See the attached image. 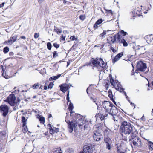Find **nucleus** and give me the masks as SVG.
Returning <instances> with one entry per match:
<instances>
[{
  "instance_id": "nucleus-17",
  "label": "nucleus",
  "mask_w": 153,
  "mask_h": 153,
  "mask_svg": "<svg viewBox=\"0 0 153 153\" xmlns=\"http://www.w3.org/2000/svg\"><path fill=\"white\" fill-rule=\"evenodd\" d=\"M27 113V111H25V113L23 114L24 115V116H22V123H23V127H24L26 125V122L27 121V119H26V118L27 117L26 116V114Z\"/></svg>"
},
{
  "instance_id": "nucleus-12",
  "label": "nucleus",
  "mask_w": 153,
  "mask_h": 153,
  "mask_svg": "<svg viewBox=\"0 0 153 153\" xmlns=\"http://www.w3.org/2000/svg\"><path fill=\"white\" fill-rule=\"evenodd\" d=\"M70 88V86L68 84L60 86V90L63 93H65Z\"/></svg>"
},
{
  "instance_id": "nucleus-31",
  "label": "nucleus",
  "mask_w": 153,
  "mask_h": 153,
  "mask_svg": "<svg viewBox=\"0 0 153 153\" xmlns=\"http://www.w3.org/2000/svg\"><path fill=\"white\" fill-rule=\"evenodd\" d=\"M48 49L49 50H51L52 48V45L51 43L49 42L47 44Z\"/></svg>"
},
{
  "instance_id": "nucleus-24",
  "label": "nucleus",
  "mask_w": 153,
  "mask_h": 153,
  "mask_svg": "<svg viewBox=\"0 0 153 153\" xmlns=\"http://www.w3.org/2000/svg\"><path fill=\"white\" fill-rule=\"evenodd\" d=\"M116 89L120 92L123 91L124 89L120 85H118L117 86L116 88Z\"/></svg>"
},
{
  "instance_id": "nucleus-29",
  "label": "nucleus",
  "mask_w": 153,
  "mask_h": 153,
  "mask_svg": "<svg viewBox=\"0 0 153 153\" xmlns=\"http://www.w3.org/2000/svg\"><path fill=\"white\" fill-rule=\"evenodd\" d=\"M9 50V48L8 47L6 46L3 49V52L4 53H8Z\"/></svg>"
},
{
  "instance_id": "nucleus-64",
  "label": "nucleus",
  "mask_w": 153,
  "mask_h": 153,
  "mask_svg": "<svg viewBox=\"0 0 153 153\" xmlns=\"http://www.w3.org/2000/svg\"><path fill=\"white\" fill-rule=\"evenodd\" d=\"M63 2L65 4L67 2V1L65 0H64L63 1Z\"/></svg>"
},
{
  "instance_id": "nucleus-39",
  "label": "nucleus",
  "mask_w": 153,
  "mask_h": 153,
  "mask_svg": "<svg viewBox=\"0 0 153 153\" xmlns=\"http://www.w3.org/2000/svg\"><path fill=\"white\" fill-rule=\"evenodd\" d=\"M108 96L111 99L113 102H114V98H113V95L112 94V93H111V94H110V93H109V94H108Z\"/></svg>"
},
{
  "instance_id": "nucleus-37",
  "label": "nucleus",
  "mask_w": 153,
  "mask_h": 153,
  "mask_svg": "<svg viewBox=\"0 0 153 153\" xmlns=\"http://www.w3.org/2000/svg\"><path fill=\"white\" fill-rule=\"evenodd\" d=\"M23 127V129L22 131L24 133H25L26 132H27V126L25 125L24 127Z\"/></svg>"
},
{
  "instance_id": "nucleus-49",
  "label": "nucleus",
  "mask_w": 153,
  "mask_h": 153,
  "mask_svg": "<svg viewBox=\"0 0 153 153\" xmlns=\"http://www.w3.org/2000/svg\"><path fill=\"white\" fill-rule=\"evenodd\" d=\"M110 50H111L113 52L115 53L116 52V51L115 50L113 47H111L110 48Z\"/></svg>"
},
{
  "instance_id": "nucleus-61",
  "label": "nucleus",
  "mask_w": 153,
  "mask_h": 153,
  "mask_svg": "<svg viewBox=\"0 0 153 153\" xmlns=\"http://www.w3.org/2000/svg\"><path fill=\"white\" fill-rule=\"evenodd\" d=\"M123 140L125 141H127V140L128 139H127V138L126 137V138H124L123 139Z\"/></svg>"
},
{
  "instance_id": "nucleus-8",
  "label": "nucleus",
  "mask_w": 153,
  "mask_h": 153,
  "mask_svg": "<svg viewBox=\"0 0 153 153\" xmlns=\"http://www.w3.org/2000/svg\"><path fill=\"white\" fill-rule=\"evenodd\" d=\"M0 110L3 116L5 117L8 112L9 108L6 105H2L0 106Z\"/></svg>"
},
{
  "instance_id": "nucleus-56",
  "label": "nucleus",
  "mask_w": 153,
  "mask_h": 153,
  "mask_svg": "<svg viewBox=\"0 0 153 153\" xmlns=\"http://www.w3.org/2000/svg\"><path fill=\"white\" fill-rule=\"evenodd\" d=\"M44 0H38V2L40 3H42Z\"/></svg>"
},
{
  "instance_id": "nucleus-50",
  "label": "nucleus",
  "mask_w": 153,
  "mask_h": 153,
  "mask_svg": "<svg viewBox=\"0 0 153 153\" xmlns=\"http://www.w3.org/2000/svg\"><path fill=\"white\" fill-rule=\"evenodd\" d=\"M19 89H18L17 90H14L13 92V93H14V94H18V93H19Z\"/></svg>"
},
{
  "instance_id": "nucleus-21",
  "label": "nucleus",
  "mask_w": 153,
  "mask_h": 153,
  "mask_svg": "<svg viewBox=\"0 0 153 153\" xmlns=\"http://www.w3.org/2000/svg\"><path fill=\"white\" fill-rule=\"evenodd\" d=\"M149 149L151 151L153 150V142L149 141L148 143Z\"/></svg>"
},
{
  "instance_id": "nucleus-2",
  "label": "nucleus",
  "mask_w": 153,
  "mask_h": 153,
  "mask_svg": "<svg viewBox=\"0 0 153 153\" xmlns=\"http://www.w3.org/2000/svg\"><path fill=\"white\" fill-rule=\"evenodd\" d=\"M133 126L130 123L127 121H123L121 123V125L120 128V131L122 133V135H128L132 133Z\"/></svg>"
},
{
  "instance_id": "nucleus-22",
  "label": "nucleus",
  "mask_w": 153,
  "mask_h": 153,
  "mask_svg": "<svg viewBox=\"0 0 153 153\" xmlns=\"http://www.w3.org/2000/svg\"><path fill=\"white\" fill-rule=\"evenodd\" d=\"M17 36L16 35H12L11 37L10 38L11 39L12 43V44L13 42H15L17 39Z\"/></svg>"
},
{
  "instance_id": "nucleus-53",
  "label": "nucleus",
  "mask_w": 153,
  "mask_h": 153,
  "mask_svg": "<svg viewBox=\"0 0 153 153\" xmlns=\"http://www.w3.org/2000/svg\"><path fill=\"white\" fill-rule=\"evenodd\" d=\"M13 53L12 52H10L9 53V55L10 56H12L13 55Z\"/></svg>"
},
{
  "instance_id": "nucleus-5",
  "label": "nucleus",
  "mask_w": 153,
  "mask_h": 153,
  "mask_svg": "<svg viewBox=\"0 0 153 153\" xmlns=\"http://www.w3.org/2000/svg\"><path fill=\"white\" fill-rule=\"evenodd\" d=\"M129 141L130 143L133 144L134 146H139L141 143L140 139L135 134L131 133L130 136L128 137Z\"/></svg>"
},
{
  "instance_id": "nucleus-42",
  "label": "nucleus",
  "mask_w": 153,
  "mask_h": 153,
  "mask_svg": "<svg viewBox=\"0 0 153 153\" xmlns=\"http://www.w3.org/2000/svg\"><path fill=\"white\" fill-rule=\"evenodd\" d=\"M58 56V55L57 53V52L56 51H54L53 52V57L54 58H55Z\"/></svg>"
},
{
  "instance_id": "nucleus-34",
  "label": "nucleus",
  "mask_w": 153,
  "mask_h": 153,
  "mask_svg": "<svg viewBox=\"0 0 153 153\" xmlns=\"http://www.w3.org/2000/svg\"><path fill=\"white\" fill-rule=\"evenodd\" d=\"M102 19H100L97 20L96 22V24L97 25H99L102 22Z\"/></svg>"
},
{
  "instance_id": "nucleus-20",
  "label": "nucleus",
  "mask_w": 153,
  "mask_h": 153,
  "mask_svg": "<svg viewBox=\"0 0 153 153\" xmlns=\"http://www.w3.org/2000/svg\"><path fill=\"white\" fill-rule=\"evenodd\" d=\"M61 75L59 74L56 76H52L49 78V80L52 81L53 80H56L58 79L60 77Z\"/></svg>"
},
{
  "instance_id": "nucleus-7",
  "label": "nucleus",
  "mask_w": 153,
  "mask_h": 153,
  "mask_svg": "<svg viewBox=\"0 0 153 153\" xmlns=\"http://www.w3.org/2000/svg\"><path fill=\"white\" fill-rule=\"evenodd\" d=\"M137 69L141 71H144L147 68L146 64L140 61L137 63Z\"/></svg>"
},
{
  "instance_id": "nucleus-23",
  "label": "nucleus",
  "mask_w": 153,
  "mask_h": 153,
  "mask_svg": "<svg viewBox=\"0 0 153 153\" xmlns=\"http://www.w3.org/2000/svg\"><path fill=\"white\" fill-rule=\"evenodd\" d=\"M54 30L58 34H59L62 32V30L61 29L56 27L55 26H54Z\"/></svg>"
},
{
  "instance_id": "nucleus-45",
  "label": "nucleus",
  "mask_w": 153,
  "mask_h": 153,
  "mask_svg": "<svg viewBox=\"0 0 153 153\" xmlns=\"http://www.w3.org/2000/svg\"><path fill=\"white\" fill-rule=\"evenodd\" d=\"M69 91H68V94L67 95V97H66L67 100L68 102H70L71 101L69 100Z\"/></svg>"
},
{
  "instance_id": "nucleus-3",
  "label": "nucleus",
  "mask_w": 153,
  "mask_h": 153,
  "mask_svg": "<svg viewBox=\"0 0 153 153\" xmlns=\"http://www.w3.org/2000/svg\"><path fill=\"white\" fill-rule=\"evenodd\" d=\"M103 108L108 113L113 116V119L115 120L114 116H116L118 113L116 107L113 104L108 101H104L102 103Z\"/></svg>"
},
{
  "instance_id": "nucleus-48",
  "label": "nucleus",
  "mask_w": 153,
  "mask_h": 153,
  "mask_svg": "<svg viewBox=\"0 0 153 153\" xmlns=\"http://www.w3.org/2000/svg\"><path fill=\"white\" fill-rule=\"evenodd\" d=\"M110 81L111 84L112 85H114V80L113 79H110Z\"/></svg>"
},
{
  "instance_id": "nucleus-32",
  "label": "nucleus",
  "mask_w": 153,
  "mask_h": 153,
  "mask_svg": "<svg viewBox=\"0 0 153 153\" xmlns=\"http://www.w3.org/2000/svg\"><path fill=\"white\" fill-rule=\"evenodd\" d=\"M79 17L80 20L82 21L84 20L86 18V17L85 16L83 15H80Z\"/></svg>"
},
{
  "instance_id": "nucleus-4",
  "label": "nucleus",
  "mask_w": 153,
  "mask_h": 153,
  "mask_svg": "<svg viewBox=\"0 0 153 153\" xmlns=\"http://www.w3.org/2000/svg\"><path fill=\"white\" fill-rule=\"evenodd\" d=\"M15 100L16 97L14 94H10L4 101L7 102L12 106L16 105L13 108L14 110H15L18 109V105L19 104V102H15Z\"/></svg>"
},
{
  "instance_id": "nucleus-40",
  "label": "nucleus",
  "mask_w": 153,
  "mask_h": 153,
  "mask_svg": "<svg viewBox=\"0 0 153 153\" xmlns=\"http://www.w3.org/2000/svg\"><path fill=\"white\" fill-rule=\"evenodd\" d=\"M39 84H35L32 87L33 89H37L39 88Z\"/></svg>"
},
{
  "instance_id": "nucleus-43",
  "label": "nucleus",
  "mask_w": 153,
  "mask_h": 153,
  "mask_svg": "<svg viewBox=\"0 0 153 153\" xmlns=\"http://www.w3.org/2000/svg\"><path fill=\"white\" fill-rule=\"evenodd\" d=\"M53 46L56 48H59V45L56 43H54L53 44Z\"/></svg>"
},
{
  "instance_id": "nucleus-60",
  "label": "nucleus",
  "mask_w": 153,
  "mask_h": 153,
  "mask_svg": "<svg viewBox=\"0 0 153 153\" xmlns=\"http://www.w3.org/2000/svg\"><path fill=\"white\" fill-rule=\"evenodd\" d=\"M17 114H18V113H17V114H16V120H17V121H18L19 120V119H18V115Z\"/></svg>"
},
{
  "instance_id": "nucleus-52",
  "label": "nucleus",
  "mask_w": 153,
  "mask_h": 153,
  "mask_svg": "<svg viewBox=\"0 0 153 153\" xmlns=\"http://www.w3.org/2000/svg\"><path fill=\"white\" fill-rule=\"evenodd\" d=\"M54 132V131H53V129H52L50 130V133L51 134H53Z\"/></svg>"
},
{
  "instance_id": "nucleus-10",
  "label": "nucleus",
  "mask_w": 153,
  "mask_h": 153,
  "mask_svg": "<svg viewBox=\"0 0 153 153\" xmlns=\"http://www.w3.org/2000/svg\"><path fill=\"white\" fill-rule=\"evenodd\" d=\"M91 146L85 145L83 147V151L85 153H91L93 152Z\"/></svg>"
},
{
  "instance_id": "nucleus-14",
  "label": "nucleus",
  "mask_w": 153,
  "mask_h": 153,
  "mask_svg": "<svg viewBox=\"0 0 153 153\" xmlns=\"http://www.w3.org/2000/svg\"><path fill=\"white\" fill-rule=\"evenodd\" d=\"M6 132L5 131H0V140L1 142L3 141L5 139L6 136Z\"/></svg>"
},
{
  "instance_id": "nucleus-30",
  "label": "nucleus",
  "mask_w": 153,
  "mask_h": 153,
  "mask_svg": "<svg viewBox=\"0 0 153 153\" xmlns=\"http://www.w3.org/2000/svg\"><path fill=\"white\" fill-rule=\"evenodd\" d=\"M39 121L41 123L44 124L45 122V118L43 117H41L39 118Z\"/></svg>"
},
{
  "instance_id": "nucleus-41",
  "label": "nucleus",
  "mask_w": 153,
  "mask_h": 153,
  "mask_svg": "<svg viewBox=\"0 0 153 153\" xmlns=\"http://www.w3.org/2000/svg\"><path fill=\"white\" fill-rule=\"evenodd\" d=\"M106 144V148L108 149V150L111 149V143Z\"/></svg>"
},
{
  "instance_id": "nucleus-13",
  "label": "nucleus",
  "mask_w": 153,
  "mask_h": 153,
  "mask_svg": "<svg viewBox=\"0 0 153 153\" xmlns=\"http://www.w3.org/2000/svg\"><path fill=\"white\" fill-rule=\"evenodd\" d=\"M123 53L122 52L118 54L116 56L114 59L112 60V62L114 63L117 61L119 60V59L123 55Z\"/></svg>"
},
{
  "instance_id": "nucleus-9",
  "label": "nucleus",
  "mask_w": 153,
  "mask_h": 153,
  "mask_svg": "<svg viewBox=\"0 0 153 153\" xmlns=\"http://www.w3.org/2000/svg\"><path fill=\"white\" fill-rule=\"evenodd\" d=\"M93 137L94 140L99 141L103 138V136L100 132L96 131L94 132Z\"/></svg>"
},
{
  "instance_id": "nucleus-25",
  "label": "nucleus",
  "mask_w": 153,
  "mask_h": 153,
  "mask_svg": "<svg viewBox=\"0 0 153 153\" xmlns=\"http://www.w3.org/2000/svg\"><path fill=\"white\" fill-rule=\"evenodd\" d=\"M74 108L73 104L71 102H70L68 106V109L69 111H71L70 113L72 114V111Z\"/></svg>"
},
{
  "instance_id": "nucleus-27",
  "label": "nucleus",
  "mask_w": 153,
  "mask_h": 153,
  "mask_svg": "<svg viewBox=\"0 0 153 153\" xmlns=\"http://www.w3.org/2000/svg\"><path fill=\"white\" fill-rule=\"evenodd\" d=\"M127 34V33L126 32H125L123 30H122L120 32L118 33V35H120L121 36L122 38L121 35H122L123 36H124L126 35Z\"/></svg>"
},
{
  "instance_id": "nucleus-63",
  "label": "nucleus",
  "mask_w": 153,
  "mask_h": 153,
  "mask_svg": "<svg viewBox=\"0 0 153 153\" xmlns=\"http://www.w3.org/2000/svg\"><path fill=\"white\" fill-rule=\"evenodd\" d=\"M52 117V115L51 114H49L48 115V117L50 118Z\"/></svg>"
},
{
  "instance_id": "nucleus-47",
  "label": "nucleus",
  "mask_w": 153,
  "mask_h": 153,
  "mask_svg": "<svg viewBox=\"0 0 153 153\" xmlns=\"http://www.w3.org/2000/svg\"><path fill=\"white\" fill-rule=\"evenodd\" d=\"M39 33H35L34 35V37L35 39L38 38L39 37Z\"/></svg>"
},
{
  "instance_id": "nucleus-1",
  "label": "nucleus",
  "mask_w": 153,
  "mask_h": 153,
  "mask_svg": "<svg viewBox=\"0 0 153 153\" xmlns=\"http://www.w3.org/2000/svg\"><path fill=\"white\" fill-rule=\"evenodd\" d=\"M74 116L76 117V122H74L73 121H70L69 120L65 121L66 122L68 125L69 131L71 133L73 131V128H75L78 125V126L81 129L85 130L88 126V123L86 122L84 120L82 116L80 114H75Z\"/></svg>"
},
{
  "instance_id": "nucleus-6",
  "label": "nucleus",
  "mask_w": 153,
  "mask_h": 153,
  "mask_svg": "<svg viewBox=\"0 0 153 153\" xmlns=\"http://www.w3.org/2000/svg\"><path fill=\"white\" fill-rule=\"evenodd\" d=\"M91 62L94 67H97V68L100 67L103 68H105L107 65L106 63H105L101 58L94 59L92 60Z\"/></svg>"
},
{
  "instance_id": "nucleus-62",
  "label": "nucleus",
  "mask_w": 153,
  "mask_h": 153,
  "mask_svg": "<svg viewBox=\"0 0 153 153\" xmlns=\"http://www.w3.org/2000/svg\"><path fill=\"white\" fill-rule=\"evenodd\" d=\"M62 39L64 40H65V37H63V35H62Z\"/></svg>"
},
{
  "instance_id": "nucleus-57",
  "label": "nucleus",
  "mask_w": 153,
  "mask_h": 153,
  "mask_svg": "<svg viewBox=\"0 0 153 153\" xmlns=\"http://www.w3.org/2000/svg\"><path fill=\"white\" fill-rule=\"evenodd\" d=\"M20 38L25 39H26V37L25 36H22L20 37Z\"/></svg>"
},
{
  "instance_id": "nucleus-11",
  "label": "nucleus",
  "mask_w": 153,
  "mask_h": 153,
  "mask_svg": "<svg viewBox=\"0 0 153 153\" xmlns=\"http://www.w3.org/2000/svg\"><path fill=\"white\" fill-rule=\"evenodd\" d=\"M117 39L119 42L123 43L124 46L126 47L128 46V44L126 42V40L123 39V38L121 36L119 35L118 37H117Z\"/></svg>"
},
{
  "instance_id": "nucleus-51",
  "label": "nucleus",
  "mask_w": 153,
  "mask_h": 153,
  "mask_svg": "<svg viewBox=\"0 0 153 153\" xmlns=\"http://www.w3.org/2000/svg\"><path fill=\"white\" fill-rule=\"evenodd\" d=\"M97 24H96V23L94 25V28L95 29L97 28L98 27Z\"/></svg>"
},
{
  "instance_id": "nucleus-58",
  "label": "nucleus",
  "mask_w": 153,
  "mask_h": 153,
  "mask_svg": "<svg viewBox=\"0 0 153 153\" xmlns=\"http://www.w3.org/2000/svg\"><path fill=\"white\" fill-rule=\"evenodd\" d=\"M44 90H46L47 89V86L46 85H45L44 87Z\"/></svg>"
},
{
  "instance_id": "nucleus-54",
  "label": "nucleus",
  "mask_w": 153,
  "mask_h": 153,
  "mask_svg": "<svg viewBox=\"0 0 153 153\" xmlns=\"http://www.w3.org/2000/svg\"><path fill=\"white\" fill-rule=\"evenodd\" d=\"M4 2L2 3L0 5V8L4 6Z\"/></svg>"
},
{
  "instance_id": "nucleus-55",
  "label": "nucleus",
  "mask_w": 153,
  "mask_h": 153,
  "mask_svg": "<svg viewBox=\"0 0 153 153\" xmlns=\"http://www.w3.org/2000/svg\"><path fill=\"white\" fill-rule=\"evenodd\" d=\"M48 125H49L48 126H49V129H50V130L53 129V128H52L51 125L50 124H48Z\"/></svg>"
},
{
  "instance_id": "nucleus-28",
  "label": "nucleus",
  "mask_w": 153,
  "mask_h": 153,
  "mask_svg": "<svg viewBox=\"0 0 153 153\" xmlns=\"http://www.w3.org/2000/svg\"><path fill=\"white\" fill-rule=\"evenodd\" d=\"M53 153H62V151L60 148H57L56 150Z\"/></svg>"
},
{
  "instance_id": "nucleus-16",
  "label": "nucleus",
  "mask_w": 153,
  "mask_h": 153,
  "mask_svg": "<svg viewBox=\"0 0 153 153\" xmlns=\"http://www.w3.org/2000/svg\"><path fill=\"white\" fill-rule=\"evenodd\" d=\"M117 150L118 153H125L126 152L125 148L122 146L117 147Z\"/></svg>"
},
{
  "instance_id": "nucleus-44",
  "label": "nucleus",
  "mask_w": 153,
  "mask_h": 153,
  "mask_svg": "<svg viewBox=\"0 0 153 153\" xmlns=\"http://www.w3.org/2000/svg\"><path fill=\"white\" fill-rule=\"evenodd\" d=\"M53 129L54 131V132H59V129L58 128H56L55 127H53Z\"/></svg>"
},
{
  "instance_id": "nucleus-35",
  "label": "nucleus",
  "mask_w": 153,
  "mask_h": 153,
  "mask_svg": "<svg viewBox=\"0 0 153 153\" xmlns=\"http://www.w3.org/2000/svg\"><path fill=\"white\" fill-rule=\"evenodd\" d=\"M70 39L72 40H77L78 39L75 36H71Z\"/></svg>"
},
{
  "instance_id": "nucleus-59",
  "label": "nucleus",
  "mask_w": 153,
  "mask_h": 153,
  "mask_svg": "<svg viewBox=\"0 0 153 153\" xmlns=\"http://www.w3.org/2000/svg\"><path fill=\"white\" fill-rule=\"evenodd\" d=\"M108 94H109V93H110V94H111V93H112L111 91L110 90H109L108 91Z\"/></svg>"
},
{
  "instance_id": "nucleus-15",
  "label": "nucleus",
  "mask_w": 153,
  "mask_h": 153,
  "mask_svg": "<svg viewBox=\"0 0 153 153\" xmlns=\"http://www.w3.org/2000/svg\"><path fill=\"white\" fill-rule=\"evenodd\" d=\"M1 69L2 70V75L6 79H8L10 76L6 74V72L4 70V69L6 67H4L2 65H1L0 66Z\"/></svg>"
},
{
  "instance_id": "nucleus-36",
  "label": "nucleus",
  "mask_w": 153,
  "mask_h": 153,
  "mask_svg": "<svg viewBox=\"0 0 153 153\" xmlns=\"http://www.w3.org/2000/svg\"><path fill=\"white\" fill-rule=\"evenodd\" d=\"M4 44H7L8 45H11L12 44L11 39L6 41L4 42Z\"/></svg>"
},
{
  "instance_id": "nucleus-46",
  "label": "nucleus",
  "mask_w": 153,
  "mask_h": 153,
  "mask_svg": "<svg viewBox=\"0 0 153 153\" xmlns=\"http://www.w3.org/2000/svg\"><path fill=\"white\" fill-rule=\"evenodd\" d=\"M54 85L53 82H51L49 85L48 88H49L51 89L53 87V86Z\"/></svg>"
},
{
  "instance_id": "nucleus-38",
  "label": "nucleus",
  "mask_w": 153,
  "mask_h": 153,
  "mask_svg": "<svg viewBox=\"0 0 153 153\" xmlns=\"http://www.w3.org/2000/svg\"><path fill=\"white\" fill-rule=\"evenodd\" d=\"M104 10H106V13H111V14H113V12L112 11V10H107L104 8Z\"/></svg>"
},
{
  "instance_id": "nucleus-33",
  "label": "nucleus",
  "mask_w": 153,
  "mask_h": 153,
  "mask_svg": "<svg viewBox=\"0 0 153 153\" xmlns=\"http://www.w3.org/2000/svg\"><path fill=\"white\" fill-rule=\"evenodd\" d=\"M109 31V30H108L106 31H104L103 32L100 34V36L103 37L104 36L107 34V33Z\"/></svg>"
},
{
  "instance_id": "nucleus-19",
  "label": "nucleus",
  "mask_w": 153,
  "mask_h": 153,
  "mask_svg": "<svg viewBox=\"0 0 153 153\" xmlns=\"http://www.w3.org/2000/svg\"><path fill=\"white\" fill-rule=\"evenodd\" d=\"M107 116L108 114L106 113H104L102 114L100 113L99 115L100 119L102 121L105 119Z\"/></svg>"
},
{
  "instance_id": "nucleus-26",
  "label": "nucleus",
  "mask_w": 153,
  "mask_h": 153,
  "mask_svg": "<svg viewBox=\"0 0 153 153\" xmlns=\"http://www.w3.org/2000/svg\"><path fill=\"white\" fill-rule=\"evenodd\" d=\"M111 140L109 137H106L104 139V142L105 144L111 143Z\"/></svg>"
},
{
  "instance_id": "nucleus-18",
  "label": "nucleus",
  "mask_w": 153,
  "mask_h": 153,
  "mask_svg": "<svg viewBox=\"0 0 153 153\" xmlns=\"http://www.w3.org/2000/svg\"><path fill=\"white\" fill-rule=\"evenodd\" d=\"M116 36L115 35L113 37L109 36L107 39L108 42L110 43V42L114 43L116 40Z\"/></svg>"
}]
</instances>
